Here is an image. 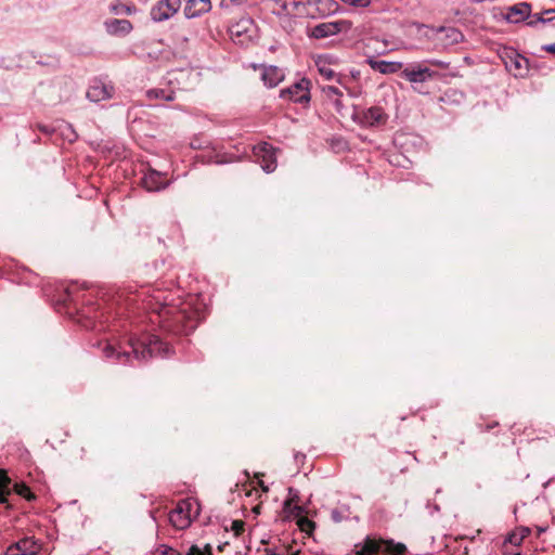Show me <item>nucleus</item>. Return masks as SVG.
<instances>
[{"label":"nucleus","instance_id":"nucleus-37","mask_svg":"<svg viewBox=\"0 0 555 555\" xmlns=\"http://www.w3.org/2000/svg\"><path fill=\"white\" fill-rule=\"evenodd\" d=\"M499 426V423L498 422H492V423H489V424H479L478 425V428L480 431H490L491 429L495 428Z\"/></svg>","mask_w":555,"mask_h":555},{"label":"nucleus","instance_id":"nucleus-20","mask_svg":"<svg viewBox=\"0 0 555 555\" xmlns=\"http://www.w3.org/2000/svg\"><path fill=\"white\" fill-rule=\"evenodd\" d=\"M336 62L337 60L328 54H321L314 57V63L319 73L327 80H331L335 77V72L330 68V65Z\"/></svg>","mask_w":555,"mask_h":555},{"label":"nucleus","instance_id":"nucleus-49","mask_svg":"<svg viewBox=\"0 0 555 555\" xmlns=\"http://www.w3.org/2000/svg\"><path fill=\"white\" fill-rule=\"evenodd\" d=\"M266 552H267L266 555H280V554H276V553L270 551V550H266Z\"/></svg>","mask_w":555,"mask_h":555},{"label":"nucleus","instance_id":"nucleus-42","mask_svg":"<svg viewBox=\"0 0 555 555\" xmlns=\"http://www.w3.org/2000/svg\"><path fill=\"white\" fill-rule=\"evenodd\" d=\"M333 103H334L337 112H340V109L343 108V103H341L340 98L333 99Z\"/></svg>","mask_w":555,"mask_h":555},{"label":"nucleus","instance_id":"nucleus-52","mask_svg":"<svg viewBox=\"0 0 555 555\" xmlns=\"http://www.w3.org/2000/svg\"><path fill=\"white\" fill-rule=\"evenodd\" d=\"M512 555H520V553L516 552V553H513Z\"/></svg>","mask_w":555,"mask_h":555},{"label":"nucleus","instance_id":"nucleus-14","mask_svg":"<svg viewBox=\"0 0 555 555\" xmlns=\"http://www.w3.org/2000/svg\"><path fill=\"white\" fill-rule=\"evenodd\" d=\"M142 186L149 192H157L168 185L165 176L154 169L147 170L141 179Z\"/></svg>","mask_w":555,"mask_h":555},{"label":"nucleus","instance_id":"nucleus-23","mask_svg":"<svg viewBox=\"0 0 555 555\" xmlns=\"http://www.w3.org/2000/svg\"><path fill=\"white\" fill-rule=\"evenodd\" d=\"M106 31L111 35L129 34L132 24L128 20L113 18L105 22Z\"/></svg>","mask_w":555,"mask_h":555},{"label":"nucleus","instance_id":"nucleus-40","mask_svg":"<svg viewBox=\"0 0 555 555\" xmlns=\"http://www.w3.org/2000/svg\"><path fill=\"white\" fill-rule=\"evenodd\" d=\"M543 51L545 52H548L551 54H554L555 55V43H550V44H545V46H542L541 48Z\"/></svg>","mask_w":555,"mask_h":555},{"label":"nucleus","instance_id":"nucleus-39","mask_svg":"<svg viewBox=\"0 0 555 555\" xmlns=\"http://www.w3.org/2000/svg\"><path fill=\"white\" fill-rule=\"evenodd\" d=\"M185 555H203L201 552H199V546L197 545H192L189 551L186 552Z\"/></svg>","mask_w":555,"mask_h":555},{"label":"nucleus","instance_id":"nucleus-17","mask_svg":"<svg viewBox=\"0 0 555 555\" xmlns=\"http://www.w3.org/2000/svg\"><path fill=\"white\" fill-rule=\"evenodd\" d=\"M435 75L428 67H422L421 65L406 67L401 73V76L410 82H424Z\"/></svg>","mask_w":555,"mask_h":555},{"label":"nucleus","instance_id":"nucleus-6","mask_svg":"<svg viewBox=\"0 0 555 555\" xmlns=\"http://www.w3.org/2000/svg\"><path fill=\"white\" fill-rule=\"evenodd\" d=\"M361 43L364 54L371 60H374L376 55H383L399 49L398 44L390 42L385 37H365Z\"/></svg>","mask_w":555,"mask_h":555},{"label":"nucleus","instance_id":"nucleus-34","mask_svg":"<svg viewBox=\"0 0 555 555\" xmlns=\"http://www.w3.org/2000/svg\"><path fill=\"white\" fill-rule=\"evenodd\" d=\"M111 11L115 14H121V13L130 14L132 12V9L125 4H113L111 7Z\"/></svg>","mask_w":555,"mask_h":555},{"label":"nucleus","instance_id":"nucleus-18","mask_svg":"<svg viewBox=\"0 0 555 555\" xmlns=\"http://www.w3.org/2000/svg\"><path fill=\"white\" fill-rule=\"evenodd\" d=\"M259 68L262 70L261 79L263 83L269 88L276 87L284 79L283 70L276 66L260 65Z\"/></svg>","mask_w":555,"mask_h":555},{"label":"nucleus","instance_id":"nucleus-43","mask_svg":"<svg viewBox=\"0 0 555 555\" xmlns=\"http://www.w3.org/2000/svg\"><path fill=\"white\" fill-rule=\"evenodd\" d=\"M38 129L41 131V132H44V133H51V130L48 126H44V125H38Z\"/></svg>","mask_w":555,"mask_h":555},{"label":"nucleus","instance_id":"nucleus-24","mask_svg":"<svg viewBox=\"0 0 555 555\" xmlns=\"http://www.w3.org/2000/svg\"><path fill=\"white\" fill-rule=\"evenodd\" d=\"M255 25L249 16H242L235 24H233L229 31L230 35H245L254 31Z\"/></svg>","mask_w":555,"mask_h":555},{"label":"nucleus","instance_id":"nucleus-44","mask_svg":"<svg viewBox=\"0 0 555 555\" xmlns=\"http://www.w3.org/2000/svg\"><path fill=\"white\" fill-rule=\"evenodd\" d=\"M430 64L435 65V66L443 67V68H446L448 66V64H444V63L439 62V61H430Z\"/></svg>","mask_w":555,"mask_h":555},{"label":"nucleus","instance_id":"nucleus-30","mask_svg":"<svg viewBox=\"0 0 555 555\" xmlns=\"http://www.w3.org/2000/svg\"><path fill=\"white\" fill-rule=\"evenodd\" d=\"M15 492L26 499L27 501H33L36 499L35 494L31 492L28 486L25 483H15L14 485Z\"/></svg>","mask_w":555,"mask_h":555},{"label":"nucleus","instance_id":"nucleus-15","mask_svg":"<svg viewBox=\"0 0 555 555\" xmlns=\"http://www.w3.org/2000/svg\"><path fill=\"white\" fill-rule=\"evenodd\" d=\"M114 87L101 80H94L87 91V98L92 102L108 100L113 96Z\"/></svg>","mask_w":555,"mask_h":555},{"label":"nucleus","instance_id":"nucleus-3","mask_svg":"<svg viewBox=\"0 0 555 555\" xmlns=\"http://www.w3.org/2000/svg\"><path fill=\"white\" fill-rule=\"evenodd\" d=\"M168 88H153L146 91L149 100L171 102L176 98V89H183V81L189 78L191 70L176 69L168 73Z\"/></svg>","mask_w":555,"mask_h":555},{"label":"nucleus","instance_id":"nucleus-51","mask_svg":"<svg viewBox=\"0 0 555 555\" xmlns=\"http://www.w3.org/2000/svg\"><path fill=\"white\" fill-rule=\"evenodd\" d=\"M518 511H519V507H515L514 508V514L516 515L518 513Z\"/></svg>","mask_w":555,"mask_h":555},{"label":"nucleus","instance_id":"nucleus-47","mask_svg":"<svg viewBox=\"0 0 555 555\" xmlns=\"http://www.w3.org/2000/svg\"><path fill=\"white\" fill-rule=\"evenodd\" d=\"M332 516L336 521L339 520V513L337 511H333Z\"/></svg>","mask_w":555,"mask_h":555},{"label":"nucleus","instance_id":"nucleus-5","mask_svg":"<svg viewBox=\"0 0 555 555\" xmlns=\"http://www.w3.org/2000/svg\"><path fill=\"white\" fill-rule=\"evenodd\" d=\"M499 56L505 68L514 77H525L529 73V61L519 54L515 49L504 47L499 50Z\"/></svg>","mask_w":555,"mask_h":555},{"label":"nucleus","instance_id":"nucleus-22","mask_svg":"<svg viewBox=\"0 0 555 555\" xmlns=\"http://www.w3.org/2000/svg\"><path fill=\"white\" fill-rule=\"evenodd\" d=\"M366 63L371 66L372 69L382 74H393L399 72L402 67L400 62H387L367 59Z\"/></svg>","mask_w":555,"mask_h":555},{"label":"nucleus","instance_id":"nucleus-38","mask_svg":"<svg viewBox=\"0 0 555 555\" xmlns=\"http://www.w3.org/2000/svg\"><path fill=\"white\" fill-rule=\"evenodd\" d=\"M199 552L203 555H212V547L210 544H205L204 547H199Z\"/></svg>","mask_w":555,"mask_h":555},{"label":"nucleus","instance_id":"nucleus-36","mask_svg":"<svg viewBox=\"0 0 555 555\" xmlns=\"http://www.w3.org/2000/svg\"><path fill=\"white\" fill-rule=\"evenodd\" d=\"M515 530L522 539L529 537V534L531 533V528L527 526L517 527Z\"/></svg>","mask_w":555,"mask_h":555},{"label":"nucleus","instance_id":"nucleus-13","mask_svg":"<svg viewBox=\"0 0 555 555\" xmlns=\"http://www.w3.org/2000/svg\"><path fill=\"white\" fill-rule=\"evenodd\" d=\"M351 30V22L339 20L336 22H326L315 26L311 35H339Z\"/></svg>","mask_w":555,"mask_h":555},{"label":"nucleus","instance_id":"nucleus-9","mask_svg":"<svg viewBox=\"0 0 555 555\" xmlns=\"http://www.w3.org/2000/svg\"><path fill=\"white\" fill-rule=\"evenodd\" d=\"M357 119L365 127H379L386 125L388 115L380 106H372L357 114Z\"/></svg>","mask_w":555,"mask_h":555},{"label":"nucleus","instance_id":"nucleus-46","mask_svg":"<svg viewBox=\"0 0 555 555\" xmlns=\"http://www.w3.org/2000/svg\"><path fill=\"white\" fill-rule=\"evenodd\" d=\"M86 457V449L82 447L79 452V459L85 460Z\"/></svg>","mask_w":555,"mask_h":555},{"label":"nucleus","instance_id":"nucleus-29","mask_svg":"<svg viewBox=\"0 0 555 555\" xmlns=\"http://www.w3.org/2000/svg\"><path fill=\"white\" fill-rule=\"evenodd\" d=\"M297 526L300 529V531L306 532L308 534L312 533L313 530L315 529V522L304 516L298 517Z\"/></svg>","mask_w":555,"mask_h":555},{"label":"nucleus","instance_id":"nucleus-32","mask_svg":"<svg viewBox=\"0 0 555 555\" xmlns=\"http://www.w3.org/2000/svg\"><path fill=\"white\" fill-rule=\"evenodd\" d=\"M323 91L326 94V96L332 100L335 98L343 96V92L338 88L333 87V86L324 87Z\"/></svg>","mask_w":555,"mask_h":555},{"label":"nucleus","instance_id":"nucleus-16","mask_svg":"<svg viewBox=\"0 0 555 555\" xmlns=\"http://www.w3.org/2000/svg\"><path fill=\"white\" fill-rule=\"evenodd\" d=\"M532 13H531V4L527 2L517 3L507 9L505 14V18L509 23H520L524 21L531 22Z\"/></svg>","mask_w":555,"mask_h":555},{"label":"nucleus","instance_id":"nucleus-19","mask_svg":"<svg viewBox=\"0 0 555 555\" xmlns=\"http://www.w3.org/2000/svg\"><path fill=\"white\" fill-rule=\"evenodd\" d=\"M385 544L384 540H376L366 538L362 544L356 545L358 555H376L378 553H385Z\"/></svg>","mask_w":555,"mask_h":555},{"label":"nucleus","instance_id":"nucleus-25","mask_svg":"<svg viewBox=\"0 0 555 555\" xmlns=\"http://www.w3.org/2000/svg\"><path fill=\"white\" fill-rule=\"evenodd\" d=\"M555 20V9L545 10L539 13H533L531 22H527L528 25L533 26L538 24L551 23Z\"/></svg>","mask_w":555,"mask_h":555},{"label":"nucleus","instance_id":"nucleus-28","mask_svg":"<svg viewBox=\"0 0 555 555\" xmlns=\"http://www.w3.org/2000/svg\"><path fill=\"white\" fill-rule=\"evenodd\" d=\"M406 546L402 543H393L392 541H386L385 553L390 555H404Z\"/></svg>","mask_w":555,"mask_h":555},{"label":"nucleus","instance_id":"nucleus-12","mask_svg":"<svg viewBox=\"0 0 555 555\" xmlns=\"http://www.w3.org/2000/svg\"><path fill=\"white\" fill-rule=\"evenodd\" d=\"M255 155L261 158L260 165L266 172H272L276 168V157L274 147L267 143H260L255 147Z\"/></svg>","mask_w":555,"mask_h":555},{"label":"nucleus","instance_id":"nucleus-26","mask_svg":"<svg viewBox=\"0 0 555 555\" xmlns=\"http://www.w3.org/2000/svg\"><path fill=\"white\" fill-rule=\"evenodd\" d=\"M11 479L4 470H0V503L4 504L8 502V495L11 493L10 490Z\"/></svg>","mask_w":555,"mask_h":555},{"label":"nucleus","instance_id":"nucleus-2","mask_svg":"<svg viewBox=\"0 0 555 555\" xmlns=\"http://www.w3.org/2000/svg\"><path fill=\"white\" fill-rule=\"evenodd\" d=\"M102 356L114 363L133 365L134 361H145L152 357H168L172 347L156 335L143 338L130 337L125 341L102 340L98 343Z\"/></svg>","mask_w":555,"mask_h":555},{"label":"nucleus","instance_id":"nucleus-48","mask_svg":"<svg viewBox=\"0 0 555 555\" xmlns=\"http://www.w3.org/2000/svg\"><path fill=\"white\" fill-rule=\"evenodd\" d=\"M259 485L264 492L269 491V488L263 483V481H260Z\"/></svg>","mask_w":555,"mask_h":555},{"label":"nucleus","instance_id":"nucleus-11","mask_svg":"<svg viewBox=\"0 0 555 555\" xmlns=\"http://www.w3.org/2000/svg\"><path fill=\"white\" fill-rule=\"evenodd\" d=\"M180 7L181 0H160L151 11L152 18L156 22L168 20Z\"/></svg>","mask_w":555,"mask_h":555},{"label":"nucleus","instance_id":"nucleus-7","mask_svg":"<svg viewBox=\"0 0 555 555\" xmlns=\"http://www.w3.org/2000/svg\"><path fill=\"white\" fill-rule=\"evenodd\" d=\"M172 54L169 47L166 46L160 38L149 37L147 40L143 42L141 52L143 56L152 60H169Z\"/></svg>","mask_w":555,"mask_h":555},{"label":"nucleus","instance_id":"nucleus-41","mask_svg":"<svg viewBox=\"0 0 555 555\" xmlns=\"http://www.w3.org/2000/svg\"><path fill=\"white\" fill-rule=\"evenodd\" d=\"M534 528L537 530V538H539L543 532H545L547 530V526H542V525H534Z\"/></svg>","mask_w":555,"mask_h":555},{"label":"nucleus","instance_id":"nucleus-27","mask_svg":"<svg viewBox=\"0 0 555 555\" xmlns=\"http://www.w3.org/2000/svg\"><path fill=\"white\" fill-rule=\"evenodd\" d=\"M298 496L295 495L294 498H291V499H287L284 504H283V511L288 515V516H294L296 518L300 517L302 512H304V508L299 505H294V501L297 500Z\"/></svg>","mask_w":555,"mask_h":555},{"label":"nucleus","instance_id":"nucleus-31","mask_svg":"<svg viewBox=\"0 0 555 555\" xmlns=\"http://www.w3.org/2000/svg\"><path fill=\"white\" fill-rule=\"evenodd\" d=\"M153 555H181V553L168 545L162 544L155 548Z\"/></svg>","mask_w":555,"mask_h":555},{"label":"nucleus","instance_id":"nucleus-8","mask_svg":"<svg viewBox=\"0 0 555 555\" xmlns=\"http://www.w3.org/2000/svg\"><path fill=\"white\" fill-rule=\"evenodd\" d=\"M310 81L306 78L300 79L289 88L282 89L280 96L288 99L295 103H308L310 101Z\"/></svg>","mask_w":555,"mask_h":555},{"label":"nucleus","instance_id":"nucleus-35","mask_svg":"<svg viewBox=\"0 0 555 555\" xmlns=\"http://www.w3.org/2000/svg\"><path fill=\"white\" fill-rule=\"evenodd\" d=\"M244 526H245L244 521H242V520H234L232 522L231 529L234 532V534L237 537V535L243 533Z\"/></svg>","mask_w":555,"mask_h":555},{"label":"nucleus","instance_id":"nucleus-4","mask_svg":"<svg viewBox=\"0 0 555 555\" xmlns=\"http://www.w3.org/2000/svg\"><path fill=\"white\" fill-rule=\"evenodd\" d=\"M198 513V504L195 501L181 500L169 513V521L176 529L183 530L191 525L193 517H196Z\"/></svg>","mask_w":555,"mask_h":555},{"label":"nucleus","instance_id":"nucleus-33","mask_svg":"<svg viewBox=\"0 0 555 555\" xmlns=\"http://www.w3.org/2000/svg\"><path fill=\"white\" fill-rule=\"evenodd\" d=\"M524 539L518 534L516 530L511 532L507 538L505 539V542H508L509 544L514 546H519Z\"/></svg>","mask_w":555,"mask_h":555},{"label":"nucleus","instance_id":"nucleus-45","mask_svg":"<svg viewBox=\"0 0 555 555\" xmlns=\"http://www.w3.org/2000/svg\"><path fill=\"white\" fill-rule=\"evenodd\" d=\"M461 41H462V40H459V39H456V38H455V39H453V40L449 43V46H455V44L460 43ZM441 46H442V48H443V49H447V48H448V44H441Z\"/></svg>","mask_w":555,"mask_h":555},{"label":"nucleus","instance_id":"nucleus-10","mask_svg":"<svg viewBox=\"0 0 555 555\" xmlns=\"http://www.w3.org/2000/svg\"><path fill=\"white\" fill-rule=\"evenodd\" d=\"M40 544L33 537H25L7 547L4 555H37Z\"/></svg>","mask_w":555,"mask_h":555},{"label":"nucleus","instance_id":"nucleus-50","mask_svg":"<svg viewBox=\"0 0 555 555\" xmlns=\"http://www.w3.org/2000/svg\"><path fill=\"white\" fill-rule=\"evenodd\" d=\"M255 513H259V506L254 507Z\"/></svg>","mask_w":555,"mask_h":555},{"label":"nucleus","instance_id":"nucleus-21","mask_svg":"<svg viewBox=\"0 0 555 555\" xmlns=\"http://www.w3.org/2000/svg\"><path fill=\"white\" fill-rule=\"evenodd\" d=\"M210 8V0H188L184 14L188 18H192L208 12Z\"/></svg>","mask_w":555,"mask_h":555},{"label":"nucleus","instance_id":"nucleus-1","mask_svg":"<svg viewBox=\"0 0 555 555\" xmlns=\"http://www.w3.org/2000/svg\"><path fill=\"white\" fill-rule=\"evenodd\" d=\"M144 308L151 311V322L173 335H188L198 324L199 312L193 309L191 302L180 301L179 304L168 302L169 295L162 289L140 292L139 294Z\"/></svg>","mask_w":555,"mask_h":555}]
</instances>
